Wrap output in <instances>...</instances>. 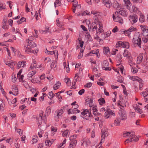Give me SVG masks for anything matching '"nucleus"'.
<instances>
[{"label":"nucleus","mask_w":148,"mask_h":148,"mask_svg":"<svg viewBox=\"0 0 148 148\" xmlns=\"http://www.w3.org/2000/svg\"><path fill=\"white\" fill-rule=\"evenodd\" d=\"M142 36L140 35L139 32H136L135 34L132 42L134 47L138 46L141 48Z\"/></svg>","instance_id":"nucleus-1"},{"label":"nucleus","mask_w":148,"mask_h":148,"mask_svg":"<svg viewBox=\"0 0 148 148\" xmlns=\"http://www.w3.org/2000/svg\"><path fill=\"white\" fill-rule=\"evenodd\" d=\"M116 48H118L119 47L124 48H129V43L128 42H123L121 41H118L116 45Z\"/></svg>","instance_id":"nucleus-2"},{"label":"nucleus","mask_w":148,"mask_h":148,"mask_svg":"<svg viewBox=\"0 0 148 148\" xmlns=\"http://www.w3.org/2000/svg\"><path fill=\"white\" fill-rule=\"evenodd\" d=\"M119 114L120 116L121 120L125 121L127 119V114L123 108H120Z\"/></svg>","instance_id":"nucleus-3"},{"label":"nucleus","mask_w":148,"mask_h":148,"mask_svg":"<svg viewBox=\"0 0 148 148\" xmlns=\"http://www.w3.org/2000/svg\"><path fill=\"white\" fill-rule=\"evenodd\" d=\"M83 111L81 112V114L83 116L86 115L88 117L85 118L86 120H90V118H92L93 115L91 114V110L89 112L88 110L87 109H83Z\"/></svg>","instance_id":"nucleus-4"},{"label":"nucleus","mask_w":148,"mask_h":148,"mask_svg":"<svg viewBox=\"0 0 148 148\" xmlns=\"http://www.w3.org/2000/svg\"><path fill=\"white\" fill-rule=\"evenodd\" d=\"M97 24L95 22H92L91 24L88 25V29L90 32H92L95 30H96V34H98V32L97 30Z\"/></svg>","instance_id":"nucleus-5"},{"label":"nucleus","mask_w":148,"mask_h":148,"mask_svg":"<svg viewBox=\"0 0 148 148\" xmlns=\"http://www.w3.org/2000/svg\"><path fill=\"white\" fill-rule=\"evenodd\" d=\"M43 113L44 112L42 111H41L39 113V116L36 118L37 122L38 124V126H40L42 123V116L43 115Z\"/></svg>","instance_id":"nucleus-6"},{"label":"nucleus","mask_w":148,"mask_h":148,"mask_svg":"<svg viewBox=\"0 0 148 148\" xmlns=\"http://www.w3.org/2000/svg\"><path fill=\"white\" fill-rule=\"evenodd\" d=\"M36 73L35 71H31L27 75V77L28 79L31 80V82L34 83L35 81L34 78V77L33 75H35Z\"/></svg>","instance_id":"nucleus-7"},{"label":"nucleus","mask_w":148,"mask_h":148,"mask_svg":"<svg viewBox=\"0 0 148 148\" xmlns=\"http://www.w3.org/2000/svg\"><path fill=\"white\" fill-rule=\"evenodd\" d=\"M116 15V16H115L114 14H113L112 17L114 21L122 23L123 22V20L122 18L118 15Z\"/></svg>","instance_id":"nucleus-8"},{"label":"nucleus","mask_w":148,"mask_h":148,"mask_svg":"<svg viewBox=\"0 0 148 148\" xmlns=\"http://www.w3.org/2000/svg\"><path fill=\"white\" fill-rule=\"evenodd\" d=\"M68 106V105H66L62 107L60 110H56L55 112V115H56V114H57L59 116H61L63 114L65 111V108Z\"/></svg>","instance_id":"nucleus-9"},{"label":"nucleus","mask_w":148,"mask_h":148,"mask_svg":"<svg viewBox=\"0 0 148 148\" xmlns=\"http://www.w3.org/2000/svg\"><path fill=\"white\" fill-rule=\"evenodd\" d=\"M138 16L136 14L133 15L132 16H131L130 18V20L132 24L136 23L138 19Z\"/></svg>","instance_id":"nucleus-10"},{"label":"nucleus","mask_w":148,"mask_h":148,"mask_svg":"<svg viewBox=\"0 0 148 148\" xmlns=\"http://www.w3.org/2000/svg\"><path fill=\"white\" fill-rule=\"evenodd\" d=\"M114 113L110 109H107L106 112L104 114V116L106 118H108L111 116H114Z\"/></svg>","instance_id":"nucleus-11"},{"label":"nucleus","mask_w":148,"mask_h":148,"mask_svg":"<svg viewBox=\"0 0 148 148\" xmlns=\"http://www.w3.org/2000/svg\"><path fill=\"white\" fill-rule=\"evenodd\" d=\"M112 0H103L102 2L104 5H105L106 7L108 8H110L112 6Z\"/></svg>","instance_id":"nucleus-12"},{"label":"nucleus","mask_w":148,"mask_h":148,"mask_svg":"<svg viewBox=\"0 0 148 148\" xmlns=\"http://www.w3.org/2000/svg\"><path fill=\"white\" fill-rule=\"evenodd\" d=\"M101 134L102 138L105 139V137H106L108 136V132L107 130L105 128H103L101 130Z\"/></svg>","instance_id":"nucleus-13"},{"label":"nucleus","mask_w":148,"mask_h":148,"mask_svg":"<svg viewBox=\"0 0 148 148\" xmlns=\"http://www.w3.org/2000/svg\"><path fill=\"white\" fill-rule=\"evenodd\" d=\"M125 5L126 6L127 8L130 10L132 4L130 0H124Z\"/></svg>","instance_id":"nucleus-14"},{"label":"nucleus","mask_w":148,"mask_h":148,"mask_svg":"<svg viewBox=\"0 0 148 148\" xmlns=\"http://www.w3.org/2000/svg\"><path fill=\"white\" fill-rule=\"evenodd\" d=\"M129 77L130 79L133 81H136L138 82H140L142 81V80L141 79L139 78L137 76L129 75Z\"/></svg>","instance_id":"nucleus-15"},{"label":"nucleus","mask_w":148,"mask_h":148,"mask_svg":"<svg viewBox=\"0 0 148 148\" xmlns=\"http://www.w3.org/2000/svg\"><path fill=\"white\" fill-rule=\"evenodd\" d=\"M91 54H95L98 57H99V49H97L96 51L94 50H92L89 53L87 54L88 56H92L90 55Z\"/></svg>","instance_id":"nucleus-16"},{"label":"nucleus","mask_w":148,"mask_h":148,"mask_svg":"<svg viewBox=\"0 0 148 148\" xmlns=\"http://www.w3.org/2000/svg\"><path fill=\"white\" fill-rule=\"evenodd\" d=\"M25 63L26 62L25 61L19 62L17 65V68L18 69L21 67H24L26 65Z\"/></svg>","instance_id":"nucleus-17"},{"label":"nucleus","mask_w":148,"mask_h":148,"mask_svg":"<svg viewBox=\"0 0 148 148\" xmlns=\"http://www.w3.org/2000/svg\"><path fill=\"white\" fill-rule=\"evenodd\" d=\"M119 14L125 17L127 16V13L126 11L124 10H120L119 12Z\"/></svg>","instance_id":"nucleus-18"},{"label":"nucleus","mask_w":148,"mask_h":148,"mask_svg":"<svg viewBox=\"0 0 148 148\" xmlns=\"http://www.w3.org/2000/svg\"><path fill=\"white\" fill-rule=\"evenodd\" d=\"M138 139L137 137H136L135 136H134L133 137H131L130 139H127L125 140V142L128 143L129 141L131 142L133 140L134 142H136L138 141Z\"/></svg>","instance_id":"nucleus-19"},{"label":"nucleus","mask_w":148,"mask_h":148,"mask_svg":"<svg viewBox=\"0 0 148 148\" xmlns=\"http://www.w3.org/2000/svg\"><path fill=\"white\" fill-rule=\"evenodd\" d=\"M111 32L110 31H108L106 33H104L101 34V36L104 38L105 39H107V38L108 37L110 36Z\"/></svg>","instance_id":"nucleus-20"},{"label":"nucleus","mask_w":148,"mask_h":148,"mask_svg":"<svg viewBox=\"0 0 148 148\" xmlns=\"http://www.w3.org/2000/svg\"><path fill=\"white\" fill-rule=\"evenodd\" d=\"M27 42L28 43L27 46L30 48H34L36 47L37 45L33 41H28V42Z\"/></svg>","instance_id":"nucleus-21"},{"label":"nucleus","mask_w":148,"mask_h":148,"mask_svg":"<svg viewBox=\"0 0 148 148\" xmlns=\"http://www.w3.org/2000/svg\"><path fill=\"white\" fill-rule=\"evenodd\" d=\"M112 6L115 8H117L119 7V3L116 0H113V2L112 3Z\"/></svg>","instance_id":"nucleus-22"},{"label":"nucleus","mask_w":148,"mask_h":148,"mask_svg":"<svg viewBox=\"0 0 148 148\" xmlns=\"http://www.w3.org/2000/svg\"><path fill=\"white\" fill-rule=\"evenodd\" d=\"M12 89L13 92L14 93L15 95H17L18 94V90L16 85H12Z\"/></svg>","instance_id":"nucleus-23"},{"label":"nucleus","mask_w":148,"mask_h":148,"mask_svg":"<svg viewBox=\"0 0 148 148\" xmlns=\"http://www.w3.org/2000/svg\"><path fill=\"white\" fill-rule=\"evenodd\" d=\"M25 52L27 53H34V51L31 48L27 46L25 50Z\"/></svg>","instance_id":"nucleus-24"},{"label":"nucleus","mask_w":148,"mask_h":148,"mask_svg":"<svg viewBox=\"0 0 148 148\" xmlns=\"http://www.w3.org/2000/svg\"><path fill=\"white\" fill-rule=\"evenodd\" d=\"M79 74L78 73H77L75 74V76L74 78V79L73 82V86H75L76 84V82L78 80V79L79 77Z\"/></svg>","instance_id":"nucleus-25"},{"label":"nucleus","mask_w":148,"mask_h":148,"mask_svg":"<svg viewBox=\"0 0 148 148\" xmlns=\"http://www.w3.org/2000/svg\"><path fill=\"white\" fill-rule=\"evenodd\" d=\"M121 120L120 118H117L114 121V124L116 126H118L119 125L120 123Z\"/></svg>","instance_id":"nucleus-26"},{"label":"nucleus","mask_w":148,"mask_h":148,"mask_svg":"<svg viewBox=\"0 0 148 148\" xmlns=\"http://www.w3.org/2000/svg\"><path fill=\"white\" fill-rule=\"evenodd\" d=\"M93 98L92 97H91L90 98V100L89 101V102H88L87 103H86L85 104H89V106L90 107H91L93 106Z\"/></svg>","instance_id":"nucleus-27"},{"label":"nucleus","mask_w":148,"mask_h":148,"mask_svg":"<svg viewBox=\"0 0 148 148\" xmlns=\"http://www.w3.org/2000/svg\"><path fill=\"white\" fill-rule=\"evenodd\" d=\"M143 58V54H140L139 55V56H138L137 58V62L138 63H140L142 60Z\"/></svg>","instance_id":"nucleus-28"},{"label":"nucleus","mask_w":148,"mask_h":148,"mask_svg":"<svg viewBox=\"0 0 148 148\" xmlns=\"http://www.w3.org/2000/svg\"><path fill=\"white\" fill-rule=\"evenodd\" d=\"M109 63L107 60H104L102 64V69H103V67H107L108 66Z\"/></svg>","instance_id":"nucleus-29"},{"label":"nucleus","mask_w":148,"mask_h":148,"mask_svg":"<svg viewBox=\"0 0 148 148\" xmlns=\"http://www.w3.org/2000/svg\"><path fill=\"white\" fill-rule=\"evenodd\" d=\"M88 140L87 139H83L82 140H81V145L83 146L84 145H88Z\"/></svg>","instance_id":"nucleus-30"},{"label":"nucleus","mask_w":148,"mask_h":148,"mask_svg":"<svg viewBox=\"0 0 148 148\" xmlns=\"http://www.w3.org/2000/svg\"><path fill=\"white\" fill-rule=\"evenodd\" d=\"M98 101L100 105H102L105 103V101L103 98H101L98 100Z\"/></svg>","instance_id":"nucleus-31"},{"label":"nucleus","mask_w":148,"mask_h":148,"mask_svg":"<svg viewBox=\"0 0 148 148\" xmlns=\"http://www.w3.org/2000/svg\"><path fill=\"white\" fill-rule=\"evenodd\" d=\"M139 21L140 22L143 23L145 21V16L144 15L141 14L139 18Z\"/></svg>","instance_id":"nucleus-32"},{"label":"nucleus","mask_w":148,"mask_h":148,"mask_svg":"<svg viewBox=\"0 0 148 148\" xmlns=\"http://www.w3.org/2000/svg\"><path fill=\"white\" fill-rule=\"evenodd\" d=\"M143 36H144L142 38V40L143 42L145 43H146L148 41V35Z\"/></svg>","instance_id":"nucleus-33"},{"label":"nucleus","mask_w":148,"mask_h":148,"mask_svg":"<svg viewBox=\"0 0 148 148\" xmlns=\"http://www.w3.org/2000/svg\"><path fill=\"white\" fill-rule=\"evenodd\" d=\"M51 107L50 106H48L46 109L45 112L47 115H49L51 112Z\"/></svg>","instance_id":"nucleus-34"},{"label":"nucleus","mask_w":148,"mask_h":148,"mask_svg":"<svg viewBox=\"0 0 148 148\" xmlns=\"http://www.w3.org/2000/svg\"><path fill=\"white\" fill-rule=\"evenodd\" d=\"M26 21V18L24 17H22L19 20L17 21V23L19 24L22 23L23 22H25Z\"/></svg>","instance_id":"nucleus-35"},{"label":"nucleus","mask_w":148,"mask_h":148,"mask_svg":"<svg viewBox=\"0 0 148 148\" xmlns=\"http://www.w3.org/2000/svg\"><path fill=\"white\" fill-rule=\"evenodd\" d=\"M103 53L105 54H107L110 52L109 48L108 47H104L103 48Z\"/></svg>","instance_id":"nucleus-36"},{"label":"nucleus","mask_w":148,"mask_h":148,"mask_svg":"<svg viewBox=\"0 0 148 148\" xmlns=\"http://www.w3.org/2000/svg\"><path fill=\"white\" fill-rule=\"evenodd\" d=\"M135 111L136 112L139 113L140 114H141V113H143V110L142 109H140L138 107H136L135 108Z\"/></svg>","instance_id":"nucleus-37"},{"label":"nucleus","mask_w":148,"mask_h":148,"mask_svg":"<svg viewBox=\"0 0 148 148\" xmlns=\"http://www.w3.org/2000/svg\"><path fill=\"white\" fill-rule=\"evenodd\" d=\"M122 32H123V33H122L124 34L125 36H130V35L131 34V33H130L128 29L127 30L123 31Z\"/></svg>","instance_id":"nucleus-38"},{"label":"nucleus","mask_w":148,"mask_h":148,"mask_svg":"<svg viewBox=\"0 0 148 148\" xmlns=\"http://www.w3.org/2000/svg\"><path fill=\"white\" fill-rule=\"evenodd\" d=\"M118 79L117 80V81L118 82H119L120 83H123V79L122 76H120L118 77Z\"/></svg>","instance_id":"nucleus-39"},{"label":"nucleus","mask_w":148,"mask_h":148,"mask_svg":"<svg viewBox=\"0 0 148 148\" xmlns=\"http://www.w3.org/2000/svg\"><path fill=\"white\" fill-rule=\"evenodd\" d=\"M61 3L59 0H56V1L54 3V6L55 8L57 6H60Z\"/></svg>","instance_id":"nucleus-40"},{"label":"nucleus","mask_w":148,"mask_h":148,"mask_svg":"<svg viewBox=\"0 0 148 148\" xmlns=\"http://www.w3.org/2000/svg\"><path fill=\"white\" fill-rule=\"evenodd\" d=\"M128 29L130 33L131 32L136 31L137 30L136 28L134 27L133 26H132L131 27Z\"/></svg>","instance_id":"nucleus-41"},{"label":"nucleus","mask_w":148,"mask_h":148,"mask_svg":"<svg viewBox=\"0 0 148 148\" xmlns=\"http://www.w3.org/2000/svg\"><path fill=\"white\" fill-rule=\"evenodd\" d=\"M130 53L127 50L125 49L123 54V56L124 57H127Z\"/></svg>","instance_id":"nucleus-42"},{"label":"nucleus","mask_w":148,"mask_h":148,"mask_svg":"<svg viewBox=\"0 0 148 148\" xmlns=\"http://www.w3.org/2000/svg\"><path fill=\"white\" fill-rule=\"evenodd\" d=\"M52 142L51 141L49 140H47L45 141L46 145L47 146H49L52 145Z\"/></svg>","instance_id":"nucleus-43"},{"label":"nucleus","mask_w":148,"mask_h":148,"mask_svg":"<svg viewBox=\"0 0 148 148\" xmlns=\"http://www.w3.org/2000/svg\"><path fill=\"white\" fill-rule=\"evenodd\" d=\"M99 32H98V33H100L102 32L101 31L103 30V26L102 24H100V23H99Z\"/></svg>","instance_id":"nucleus-44"},{"label":"nucleus","mask_w":148,"mask_h":148,"mask_svg":"<svg viewBox=\"0 0 148 148\" xmlns=\"http://www.w3.org/2000/svg\"><path fill=\"white\" fill-rule=\"evenodd\" d=\"M34 39V36H29L28 38L26 40L27 42H28V41L31 42Z\"/></svg>","instance_id":"nucleus-45"},{"label":"nucleus","mask_w":148,"mask_h":148,"mask_svg":"<svg viewBox=\"0 0 148 148\" xmlns=\"http://www.w3.org/2000/svg\"><path fill=\"white\" fill-rule=\"evenodd\" d=\"M7 51L8 52V58L10 60L12 59V57L10 56V50L8 48H6Z\"/></svg>","instance_id":"nucleus-46"},{"label":"nucleus","mask_w":148,"mask_h":148,"mask_svg":"<svg viewBox=\"0 0 148 148\" xmlns=\"http://www.w3.org/2000/svg\"><path fill=\"white\" fill-rule=\"evenodd\" d=\"M12 81L13 82H15L17 80V78L15 76L14 73L12 74Z\"/></svg>","instance_id":"nucleus-47"},{"label":"nucleus","mask_w":148,"mask_h":148,"mask_svg":"<svg viewBox=\"0 0 148 148\" xmlns=\"http://www.w3.org/2000/svg\"><path fill=\"white\" fill-rule=\"evenodd\" d=\"M47 54H50V55H52L54 54L55 53L54 51H49L47 50V49H46V52H45Z\"/></svg>","instance_id":"nucleus-48"},{"label":"nucleus","mask_w":148,"mask_h":148,"mask_svg":"<svg viewBox=\"0 0 148 148\" xmlns=\"http://www.w3.org/2000/svg\"><path fill=\"white\" fill-rule=\"evenodd\" d=\"M49 96L50 97H49V98L51 99L54 97V94L52 91H51L49 93Z\"/></svg>","instance_id":"nucleus-49"},{"label":"nucleus","mask_w":148,"mask_h":148,"mask_svg":"<svg viewBox=\"0 0 148 148\" xmlns=\"http://www.w3.org/2000/svg\"><path fill=\"white\" fill-rule=\"evenodd\" d=\"M82 15L85 16L86 15H90V12H89L88 11H87V10H86L85 11H84L82 13Z\"/></svg>","instance_id":"nucleus-50"},{"label":"nucleus","mask_w":148,"mask_h":148,"mask_svg":"<svg viewBox=\"0 0 148 148\" xmlns=\"http://www.w3.org/2000/svg\"><path fill=\"white\" fill-rule=\"evenodd\" d=\"M64 25V24L61 21L59 23H57V26L60 28H61Z\"/></svg>","instance_id":"nucleus-51"},{"label":"nucleus","mask_w":148,"mask_h":148,"mask_svg":"<svg viewBox=\"0 0 148 148\" xmlns=\"http://www.w3.org/2000/svg\"><path fill=\"white\" fill-rule=\"evenodd\" d=\"M86 38H87L88 40L90 41H92V39L91 37L90 34H88L86 36Z\"/></svg>","instance_id":"nucleus-52"},{"label":"nucleus","mask_w":148,"mask_h":148,"mask_svg":"<svg viewBox=\"0 0 148 148\" xmlns=\"http://www.w3.org/2000/svg\"><path fill=\"white\" fill-rule=\"evenodd\" d=\"M23 77L24 76L23 75H19V76L17 77L19 78V81L20 82H23Z\"/></svg>","instance_id":"nucleus-53"},{"label":"nucleus","mask_w":148,"mask_h":148,"mask_svg":"<svg viewBox=\"0 0 148 148\" xmlns=\"http://www.w3.org/2000/svg\"><path fill=\"white\" fill-rule=\"evenodd\" d=\"M80 111L74 108L72 110L73 114L77 113L80 112Z\"/></svg>","instance_id":"nucleus-54"},{"label":"nucleus","mask_w":148,"mask_h":148,"mask_svg":"<svg viewBox=\"0 0 148 148\" xmlns=\"http://www.w3.org/2000/svg\"><path fill=\"white\" fill-rule=\"evenodd\" d=\"M68 130H65L63 133H62V135L63 136H66L68 134Z\"/></svg>","instance_id":"nucleus-55"},{"label":"nucleus","mask_w":148,"mask_h":148,"mask_svg":"<svg viewBox=\"0 0 148 148\" xmlns=\"http://www.w3.org/2000/svg\"><path fill=\"white\" fill-rule=\"evenodd\" d=\"M92 110H93V114H94L95 112H96L97 113H98V112H97V110L96 108V106H94L92 107Z\"/></svg>","instance_id":"nucleus-56"},{"label":"nucleus","mask_w":148,"mask_h":148,"mask_svg":"<svg viewBox=\"0 0 148 148\" xmlns=\"http://www.w3.org/2000/svg\"><path fill=\"white\" fill-rule=\"evenodd\" d=\"M43 130H40V131L38 132V134L39 137L41 138L42 136V134H43Z\"/></svg>","instance_id":"nucleus-57"},{"label":"nucleus","mask_w":148,"mask_h":148,"mask_svg":"<svg viewBox=\"0 0 148 148\" xmlns=\"http://www.w3.org/2000/svg\"><path fill=\"white\" fill-rule=\"evenodd\" d=\"M140 27H141V30L143 32V33L144 32L145 30H146V31L148 32V30L147 29H145V27H146L145 26L141 25Z\"/></svg>","instance_id":"nucleus-58"},{"label":"nucleus","mask_w":148,"mask_h":148,"mask_svg":"<svg viewBox=\"0 0 148 148\" xmlns=\"http://www.w3.org/2000/svg\"><path fill=\"white\" fill-rule=\"evenodd\" d=\"M45 62L46 63H47L48 62L51 61L50 58L49 57H46L45 58Z\"/></svg>","instance_id":"nucleus-59"},{"label":"nucleus","mask_w":148,"mask_h":148,"mask_svg":"<svg viewBox=\"0 0 148 148\" xmlns=\"http://www.w3.org/2000/svg\"><path fill=\"white\" fill-rule=\"evenodd\" d=\"M77 140L75 139H72V140H71V143L73 145H76L77 143Z\"/></svg>","instance_id":"nucleus-60"},{"label":"nucleus","mask_w":148,"mask_h":148,"mask_svg":"<svg viewBox=\"0 0 148 148\" xmlns=\"http://www.w3.org/2000/svg\"><path fill=\"white\" fill-rule=\"evenodd\" d=\"M92 86V83L91 82H89L87 83L84 86L85 87L90 88Z\"/></svg>","instance_id":"nucleus-61"},{"label":"nucleus","mask_w":148,"mask_h":148,"mask_svg":"<svg viewBox=\"0 0 148 148\" xmlns=\"http://www.w3.org/2000/svg\"><path fill=\"white\" fill-rule=\"evenodd\" d=\"M55 51V53H54V54L55 55V57L56 58H58V51L57 50H54Z\"/></svg>","instance_id":"nucleus-62"},{"label":"nucleus","mask_w":148,"mask_h":148,"mask_svg":"<svg viewBox=\"0 0 148 148\" xmlns=\"http://www.w3.org/2000/svg\"><path fill=\"white\" fill-rule=\"evenodd\" d=\"M85 90L84 89H82L80 90L78 92V94L80 95H82L84 93Z\"/></svg>","instance_id":"nucleus-63"},{"label":"nucleus","mask_w":148,"mask_h":148,"mask_svg":"<svg viewBox=\"0 0 148 148\" xmlns=\"http://www.w3.org/2000/svg\"><path fill=\"white\" fill-rule=\"evenodd\" d=\"M119 29L117 26H115L112 30V32L114 33L117 32L118 31Z\"/></svg>","instance_id":"nucleus-64"}]
</instances>
